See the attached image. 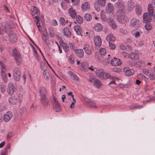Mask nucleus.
I'll return each instance as SVG.
<instances>
[{"instance_id":"41","label":"nucleus","mask_w":155,"mask_h":155,"mask_svg":"<svg viewBox=\"0 0 155 155\" xmlns=\"http://www.w3.org/2000/svg\"><path fill=\"white\" fill-rule=\"evenodd\" d=\"M105 1L106 0H98L97 2H95L101 7H103L105 5Z\"/></svg>"},{"instance_id":"34","label":"nucleus","mask_w":155,"mask_h":155,"mask_svg":"<svg viewBox=\"0 0 155 155\" xmlns=\"http://www.w3.org/2000/svg\"><path fill=\"white\" fill-rule=\"evenodd\" d=\"M135 11L136 14L138 15H140L142 13V8L141 7L138 5L135 6Z\"/></svg>"},{"instance_id":"18","label":"nucleus","mask_w":155,"mask_h":155,"mask_svg":"<svg viewBox=\"0 0 155 155\" xmlns=\"http://www.w3.org/2000/svg\"><path fill=\"white\" fill-rule=\"evenodd\" d=\"M94 42L96 47L100 46L102 43V41L101 38L98 36H95L94 39Z\"/></svg>"},{"instance_id":"21","label":"nucleus","mask_w":155,"mask_h":155,"mask_svg":"<svg viewBox=\"0 0 155 155\" xmlns=\"http://www.w3.org/2000/svg\"><path fill=\"white\" fill-rule=\"evenodd\" d=\"M59 44L65 52L68 51L69 48L68 46L66 43H64L62 41H60Z\"/></svg>"},{"instance_id":"64","label":"nucleus","mask_w":155,"mask_h":155,"mask_svg":"<svg viewBox=\"0 0 155 155\" xmlns=\"http://www.w3.org/2000/svg\"><path fill=\"white\" fill-rule=\"evenodd\" d=\"M120 49L123 50H125L126 49V46L123 44L120 45Z\"/></svg>"},{"instance_id":"9","label":"nucleus","mask_w":155,"mask_h":155,"mask_svg":"<svg viewBox=\"0 0 155 155\" xmlns=\"http://www.w3.org/2000/svg\"><path fill=\"white\" fill-rule=\"evenodd\" d=\"M52 102L53 107L55 109L56 111L58 112L61 110L60 105L55 97L53 98Z\"/></svg>"},{"instance_id":"29","label":"nucleus","mask_w":155,"mask_h":155,"mask_svg":"<svg viewBox=\"0 0 155 155\" xmlns=\"http://www.w3.org/2000/svg\"><path fill=\"white\" fill-rule=\"evenodd\" d=\"M100 15L101 20L103 21L108 22L110 20V18H107L104 12L103 11L101 12Z\"/></svg>"},{"instance_id":"5","label":"nucleus","mask_w":155,"mask_h":155,"mask_svg":"<svg viewBox=\"0 0 155 155\" xmlns=\"http://www.w3.org/2000/svg\"><path fill=\"white\" fill-rule=\"evenodd\" d=\"M13 75L14 79L16 81H18L21 78V71L18 67L15 68L13 71Z\"/></svg>"},{"instance_id":"47","label":"nucleus","mask_w":155,"mask_h":155,"mask_svg":"<svg viewBox=\"0 0 155 155\" xmlns=\"http://www.w3.org/2000/svg\"><path fill=\"white\" fill-rule=\"evenodd\" d=\"M1 75L4 82H6L7 81V76L5 72L1 73Z\"/></svg>"},{"instance_id":"44","label":"nucleus","mask_w":155,"mask_h":155,"mask_svg":"<svg viewBox=\"0 0 155 155\" xmlns=\"http://www.w3.org/2000/svg\"><path fill=\"white\" fill-rule=\"evenodd\" d=\"M143 73L147 76L150 75L149 74L151 73L152 71L151 70L147 68H144L142 70Z\"/></svg>"},{"instance_id":"24","label":"nucleus","mask_w":155,"mask_h":155,"mask_svg":"<svg viewBox=\"0 0 155 155\" xmlns=\"http://www.w3.org/2000/svg\"><path fill=\"white\" fill-rule=\"evenodd\" d=\"M69 15L73 18H74L77 15V13L73 8H70L68 10Z\"/></svg>"},{"instance_id":"28","label":"nucleus","mask_w":155,"mask_h":155,"mask_svg":"<svg viewBox=\"0 0 155 155\" xmlns=\"http://www.w3.org/2000/svg\"><path fill=\"white\" fill-rule=\"evenodd\" d=\"M94 28L96 31H100L103 30V26L100 23H97L95 25Z\"/></svg>"},{"instance_id":"11","label":"nucleus","mask_w":155,"mask_h":155,"mask_svg":"<svg viewBox=\"0 0 155 155\" xmlns=\"http://www.w3.org/2000/svg\"><path fill=\"white\" fill-rule=\"evenodd\" d=\"M32 15L37 20V22L39 20V15L40 14L39 10L36 7H34L32 9Z\"/></svg>"},{"instance_id":"4","label":"nucleus","mask_w":155,"mask_h":155,"mask_svg":"<svg viewBox=\"0 0 155 155\" xmlns=\"http://www.w3.org/2000/svg\"><path fill=\"white\" fill-rule=\"evenodd\" d=\"M1 26L2 28L7 33L10 31V29L13 28L12 22L9 23L6 21L2 22L1 24Z\"/></svg>"},{"instance_id":"35","label":"nucleus","mask_w":155,"mask_h":155,"mask_svg":"<svg viewBox=\"0 0 155 155\" xmlns=\"http://www.w3.org/2000/svg\"><path fill=\"white\" fill-rule=\"evenodd\" d=\"M74 29L77 35H81V28L78 25H76L74 27Z\"/></svg>"},{"instance_id":"36","label":"nucleus","mask_w":155,"mask_h":155,"mask_svg":"<svg viewBox=\"0 0 155 155\" xmlns=\"http://www.w3.org/2000/svg\"><path fill=\"white\" fill-rule=\"evenodd\" d=\"M110 27L113 29H115L117 28V25L116 23L113 20L110 19L108 22Z\"/></svg>"},{"instance_id":"12","label":"nucleus","mask_w":155,"mask_h":155,"mask_svg":"<svg viewBox=\"0 0 155 155\" xmlns=\"http://www.w3.org/2000/svg\"><path fill=\"white\" fill-rule=\"evenodd\" d=\"M123 71L125 75L128 76L132 75L134 73V69H130L129 68H124Z\"/></svg>"},{"instance_id":"58","label":"nucleus","mask_w":155,"mask_h":155,"mask_svg":"<svg viewBox=\"0 0 155 155\" xmlns=\"http://www.w3.org/2000/svg\"><path fill=\"white\" fill-rule=\"evenodd\" d=\"M109 48L110 49L114 50L115 49V46L113 44L109 42Z\"/></svg>"},{"instance_id":"26","label":"nucleus","mask_w":155,"mask_h":155,"mask_svg":"<svg viewBox=\"0 0 155 155\" xmlns=\"http://www.w3.org/2000/svg\"><path fill=\"white\" fill-rule=\"evenodd\" d=\"M68 73L69 76H70L73 80L79 81V78L73 73V72L71 71L68 72Z\"/></svg>"},{"instance_id":"39","label":"nucleus","mask_w":155,"mask_h":155,"mask_svg":"<svg viewBox=\"0 0 155 155\" xmlns=\"http://www.w3.org/2000/svg\"><path fill=\"white\" fill-rule=\"evenodd\" d=\"M143 107L142 106L139 105L134 104L131 105L130 107V109L131 110H135L139 109Z\"/></svg>"},{"instance_id":"15","label":"nucleus","mask_w":155,"mask_h":155,"mask_svg":"<svg viewBox=\"0 0 155 155\" xmlns=\"http://www.w3.org/2000/svg\"><path fill=\"white\" fill-rule=\"evenodd\" d=\"M111 63L112 66H116L120 65L121 62L120 59L114 57L111 60Z\"/></svg>"},{"instance_id":"2","label":"nucleus","mask_w":155,"mask_h":155,"mask_svg":"<svg viewBox=\"0 0 155 155\" xmlns=\"http://www.w3.org/2000/svg\"><path fill=\"white\" fill-rule=\"evenodd\" d=\"M115 15L117 16V21L120 23H122L125 18V13L122 9H118L117 10Z\"/></svg>"},{"instance_id":"42","label":"nucleus","mask_w":155,"mask_h":155,"mask_svg":"<svg viewBox=\"0 0 155 155\" xmlns=\"http://www.w3.org/2000/svg\"><path fill=\"white\" fill-rule=\"evenodd\" d=\"M94 84L95 86L97 88H99L101 85V81L100 80L95 79Z\"/></svg>"},{"instance_id":"43","label":"nucleus","mask_w":155,"mask_h":155,"mask_svg":"<svg viewBox=\"0 0 155 155\" xmlns=\"http://www.w3.org/2000/svg\"><path fill=\"white\" fill-rule=\"evenodd\" d=\"M76 20L77 22L79 24L83 23V21L82 17L80 15H77L76 16Z\"/></svg>"},{"instance_id":"61","label":"nucleus","mask_w":155,"mask_h":155,"mask_svg":"<svg viewBox=\"0 0 155 155\" xmlns=\"http://www.w3.org/2000/svg\"><path fill=\"white\" fill-rule=\"evenodd\" d=\"M120 31L123 35H126L127 33V32L126 30L122 29H120Z\"/></svg>"},{"instance_id":"27","label":"nucleus","mask_w":155,"mask_h":155,"mask_svg":"<svg viewBox=\"0 0 155 155\" xmlns=\"http://www.w3.org/2000/svg\"><path fill=\"white\" fill-rule=\"evenodd\" d=\"M10 148L11 145L10 143H8L4 150L1 152L0 155H8V150L10 149Z\"/></svg>"},{"instance_id":"16","label":"nucleus","mask_w":155,"mask_h":155,"mask_svg":"<svg viewBox=\"0 0 155 155\" xmlns=\"http://www.w3.org/2000/svg\"><path fill=\"white\" fill-rule=\"evenodd\" d=\"M13 117V114L12 112L8 111L4 115V120L6 122H8Z\"/></svg>"},{"instance_id":"3","label":"nucleus","mask_w":155,"mask_h":155,"mask_svg":"<svg viewBox=\"0 0 155 155\" xmlns=\"http://www.w3.org/2000/svg\"><path fill=\"white\" fill-rule=\"evenodd\" d=\"M12 54L15 59L17 64L19 65L22 61V58L20 54L16 49H14Z\"/></svg>"},{"instance_id":"1","label":"nucleus","mask_w":155,"mask_h":155,"mask_svg":"<svg viewBox=\"0 0 155 155\" xmlns=\"http://www.w3.org/2000/svg\"><path fill=\"white\" fill-rule=\"evenodd\" d=\"M38 91L42 105L45 107H47L49 104V100L47 97L48 93L46 89L44 87L41 86L39 88Z\"/></svg>"},{"instance_id":"45","label":"nucleus","mask_w":155,"mask_h":155,"mask_svg":"<svg viewBox=\"0 0 155 155\" xmlns=\"http://www.w3.org/2000/svg\"><path fill=\"white\" fill-rule=\"evenodd\" d=\"M43 74L45 78L47 81H48L50 78V75L49 73L47 71H44Z\"/></svg>"},{"instance_id":"22","label":"nucleus","mask_w":155,"mask_h":155,"mask_svg":"<svg viewBox=\"0 0 155 155\" xmlns=\"http://www.w3.org/2000/svg\"><path fill=\"white\" fill-rule=\"evenodd\" d=\"M75 52L77 56L80 58H82L84 57V52L81 49H76L75 51Z\"/></svg>"},{"instance_id":"54","label":"nucleus","mask_w":155,"mask_h":155,"mask_svg":"<svg viewBox=\"0 0 155 155\" xmlns=\"http://www.w3.org/2000/svg\"><path fill=\"white\" fill-rule=\"evenodd\" d=\"M6 87L4 84H1L0 86V89L2 92H4L6 90Z\"/></svg>"},{"instance_id":"55","label":"nucleus","mask_w":155,"mask_h":155,"mask_svg":"<svg viewBox=\"0 0 155 155\" xmlns=\"http://www.w3.org/2000/svg\"><path fill=\"white\" fill-rule=\"evenodd\" d=\"M60 24L63 25H64L66 24L65 19L64 18L61 17L60 19Z\"/></svg>"},{"instance_id":"60","label":"nucleus","mask_w":155,"mask_h":155,"mask_svg":"<svg viewBox=\"0 0 155 155\" xmlns=\"http://www.w3.org/2000/svg\"><path fill=\"white\" fill-rule=\"evenodd\" d=\"M128 64L130 66H133L136 65V63L133 60L129 61L128 62Z\"/></svg>"},{"instance_id":"46","label":"nucleus","mask_w":155,"mask_h":155,"mask_svg":"<svg viewBox=\"0 0 155 155\" xmlns=\"http://www.w3.org/2000/svg\"><path fill=\"white\" fill-rule=\"evenodd\" d=\"M114 77L111 76L110 74L108 73H106L105 74H104V78L103 79H106L107 78H110L112 79Z\"/></svg>"},{"instance_id":"7","label":"nucleus","mask_w":155,"mask_h":155,"mask_svg":"<svg viewBox=\"0 0 155 155\" xmlns=\"http://www.w3.org/2000/svg\"><path fill=\"white\" fill-rule=\"evenodd\" d=\"M7 91L10 95H12L14 94L15 87L13 84L12 82H10L8 84Z\"/></svg>"},{"instance_id":"63","label":"nucleus","mask_w":155,"mask_h":155,"mask_svg":"<svg viewBox=\"0 0 155 155\" xmlns=\"http://www.w3.org/2000/svg\"><path fill=\"white\" fill-rule=\"evenodd\" d=\"M144 27L147 30H150L152 28V27L149 25H145Z\"/></svg>"},{"instance_id":"50","label":"nucleus","mask_w":155,"mask_h":155,"mask_svg":"<svg viewBox=\"0 0 155 155\" xmlns=\"http://www.w3.org/2000/svg\"><path fill=\"white\" fill-rule=\"evenodd\" d=\"M69 60L71 64H73L74 63V59L73 55H71L69 56Z\"/></svg>"},{"instance_id":"31","label":"nucleus","mask_w":155,"mask_h":155,"mask_svg":"<svg viewBox=\"0 0 155 155\" xmlns=\"http://www.w3.org/2000/svg\"><path fill=\"white\" fill-rule=\"evenodd\" d=\"M106 40L109 42L114 41L115 40L114 36L111 33H110L106 37Z\"/></svg>"},{"instance_id":"48","label":"nucleus","mask_w":155,"mask_h":155,"mask_svg":"<svg viewBox=\"0 0 155 155\" xmlns=\"http://www.w3.org/2000/svg\"><path fill=\"white\" fill-rule=\"evenodd\" d=\"M149 75L148 76H149V78L150 80H153L155 79V74H154L153 71H151Z\"/></svg>"},{"instance_id":"17","label":"nucleus","mask_w":155,"mask_h":155,"mask_svg":"<svg viewBox=\"0 0 155 155\" xmlns=\"http://www.w3.org/2000/svg\"><path fill=\"white\" fill-rule=\"evenodd\" d=\"M95 73L96 75L101 79H103L104 78V72L103 69H97L95 71Z\"/></svg>"},{"instance_id":"62","label":"nucleus","mask_w":155,"mask_h":155,"mask_svg":"<svg viewBox=\"0 0 155 155\" xmlns=\"http://www.w3.org/2000/svg\"><path fill=\"white\" fill-rule=\"evenodd\" d=\"M13 135V134L12 132H9L8 133L7 139L8 140H9L12 137Z\"/></svg>"},{"instance_id":"59","label":"nucleus","mask_w":155,"mask_h":155,"mask_svg":"<svg viewBox=\"0 0 155 155\" xmlns=\"http://www.w3.org/2000/svg\"><path fill=\"white\" fill-rule=\"evenodd\" d=\"M136 54L135 53H132L130 54L129 55V57L130 58L133 59L135 58Z\"/></svg>"},{"instance_id":"19","label":"nucleus","mask_w":155,"mask_h":155,"mask_svg":"<svg viewBox=\"0 0 155 155\" xmlns=\"http://www.w3.org/2000/svg\"><path fill=\"white\" fill-rule=\"evenodd\" d=\"M114 9V7L113 5L110 3H108L106 6V11L107 13H110L113 11Z\"/></svg>"},{"instance_id":"51","label":"nucleus","mask_w":155,"mask_h":155,"mask_svg":"<svg viewBox=\"0 0 155 155\" xmlns=\"http://www.w3.org/2000/svg\"><path fill=\"white\" fill-rule=\"evenodd\" d=\"M100 5L98 4L95 2L94 3V7L95 9L97 12H99L100 10Z\"/></svg>"},{"instance_id":"52","label":"nucleus","mask_w":155,"mask_h":155,"mask_svg":"<svg viewBox=\"0 0 155 155\" xmlns=\"http://www.w3.org/2000/svg\"><path fill=\"white\" fill-rule=\"evenodd\" d=\"M101 54L102 55H104L106 53V51L104 48H101L99 51Z\"/></svg>"},{"instance_id":"20","label":"nucleus","mask_w":155,"mask_h":155,"mask_svg":"<svg viewBox=\"0 0 155 155\" xmlns=\"http://www.w3.org/2000/svg\"><path fill=\"white\" fill-rule=\"evenodd\" d=\"M18 99L17 97L15 96L10 97L8 99L9 103L12 104H15L18 102Z\"/></svg>"},{"instance_id":"49","label":"nucleus","mask_w":155,"mask_h":155,"mask_svg":"<svg viewBox=\"0 0 155 155\" xmlns=\"http://www.w3.org/2000/svg\"><path fill=\"white\" fill-rule=\"evenodd\" d=\"M42 38L43 40H44L45 42L46 45H47L48 43L47 41L48 40V39L47 38V35L45 34H43L42 35Z\"/></svg>"},{"instance_id":"56","label":"nucleus","mask_w":155,"mask_h":155,"mask_svg":"<svg viewBox=\"0 0 155 155\" xmlns=\"http://www.w3.org/2000/svg\"><path fill=\"white\" fill-rule=\"evenodd\" d=\"M41 69L44 71H46V67L45 65V64L43 63H41Z\"/></svg>"},{"instance_id":"40","label":"nucleus","mask_w":155,"mask_h":155,"mask_svg":"<svg viewBox=\"0 0 155 155\" xmlns=\"http://www.w3.org/2000/svg\"><path fill=\"white\" fill-rule=\"evenodd\" d=\"M84 18L87 21H90L92 19V17L90 14L87 13L84 15Z\"/></svg>"},{"instance_id":"32","label":"nucleus","mask_w":155,"mask_h":155,"mask_svg":"<svg viewBox=\"0 0 155 155\" xmlns=\"http://www.w3.org/2000/svg\"><path fill=\"white\" fill-rule=\"evenodd\" d=\"M134 4L133 2L131 0L129 1L127 3V7L128 10L130 11L133 10L134 8Z\"/></svg>"},{"instance_id":"10","label":"nucleus","mask_w":155,"mask_h":155,"mask_svg":"<svg viewBox=\"0 0 155 155\" xmlns=\"http://www.w3.org/2000/svg\"><path fill=\"white\" fill-rule=\"evenodd\" d=\"M10 41L12 43L16 42L17 41L16 35L12 31H10L8 35Z\"/></svg>"},{"instance_id":"37","label":"nucleus","mask_w":155,"mask_h":155,"mask_svg":"<svg viewBox=\"0 0 155 155\" xmlns=\"http://www.w3.org/2000/svg\"><path fill=\"white\" fill-rule=\"evenodd\" d=\"M144 62L142 61H139L136 63V67L138 68H140L143 67L144 65Z\"/></svg>"},{"instance_id":"25","label":"nucleus","mask_w":155,"mask_h":155,"mask_svg":"<svg viewBox=\"0 0 155 155\" xmlns=\"http://www.w3.org/2000/svg\"><path fill=\"white\" fill-rule=\"evenodd\" d=\"M63 32L65 36L70 38L71 36V32L70 31L68 27H66L64 28L63 29Z\"/></svg>"},{"instance_id":"33","label":"nucleus","mask_w":155,"mask_h":155,"mask_svg":"<svg viewBox=\"0 0 155 155\" xmlns=\"http://www.w3.org/2000/svg\"><path fill=\"white\" fill-rule=\"evenodd\" d=\"M84 101L87 103H90V106L92 107L93 108H97V107L96 106L95 104L92 102H91L90 100L86 98H84Z\"/></svg>"},{"instance_id":"53","label":"nucleus","mask_w":155,"mask_h":155,"mask_svg":"<svg viewBox=\"0 0 155 155\" xmlns=\"http://www.w3.org/2000/svg\"><path fill=\"white\" fill-rule=\"evenodd\" d=\"M137 77L139 79H144L146 76L143 74L140 73L137 75Z\"/></svg>"},{"instance_id":"6","label":"nucleus","mask_w":155,"mask_h":155,"mask_svg":"<svg viewBox=\"0 0 155 155\" xmlns=\"http://www.w3.org/2000/svg\"><path fill=\"white\" fill-rule=\"evenodd\" d=\"M83 49L85 52L88 55H91L93 51L92 47L87 44H85L84 45Z\"/></svg>"},{"instance_id":"14","label":"nucleus","mask_w":155,"mask_h":155,"mask_svg":"<svg viewBox=\"0 0 155 155\" xmlns=\"http://www.w3.org/2000/svg\"><path fill=\"white\" fill-rule=\"evenodd\" d=\"M151 17L148 13H145L143 15V22L146 23L150 22L152 20Z\"/></svg>"},{"instance_id":"57","label":"nucleus","mask_w":155,"mask_h":155,"mask_svg":"<svg viewBox=\"0 0 155 155\" xmlns=\"http://www.w3.org/2000/svg\"><path fill=\"white\" fill-rule=\"evenodd\" d=\"M26 111V108L25 107H21L20 110V113L21 114H24Z\"/></svg>"},{"instance_id":"13","label":"nucleus","mask_w":155,"mask_h":155,"mask_svg":"<svg viewBox=\"0 0 155 155\" xmlns=\"http://www.w3.org/2000/svg\"><path fill=\"white\" fill-rule=\"evenodd\" d=\"M147 13L155 19V10L153 9L152 5L150 4L148 5Z\"/></svg>"},{"instance_id":"23","label":"nucleus","mask_w":155,"mask_h":155,"mask_svg":"<svg viewBox=\"0 0 155 155\" xmlns=\"http://www.w3.org/2000/svg\"><path fill=\"white\" fill-rule=\"evenodd\" d=\"M115 5L116 7L122 10L124 7L123 5V2L122 1L118 0L115 4Z\"/></svg>"},{"instance_id":"8","label":"nucleus","mask_w":155,"mask_h":155,"mask_svg":"<svg viewBox=\"0 0 155 155\" xmlns=\"http://www.w3.org/2000/svg\"><path fill=\"white\" fill-rule=\"evenodd\" d=\"M140 21L135 18H132L130 20V26L134 28H137L140 26Z\"/></svg>"},{"instance_id":"30","label":"nucleus","mask_w":155,"mask_h":155,"mask_svg":"<svg viewBox=\"0 0 155 155\" xmlns=\"http://www.w3.org/2000/svg\"><path fill=\"white\" fill-rule=\"evenodd\" d=\"M132 33L136 38H137L140 36L142 32L140 30L136 29L133 31Z\"/></svg>"},{"instance_id":"38","label":"nucleus","mask_w":155,"mask_h":155,"mask_svg":"<svg viewBox=\"0 0 155 155\" xmlns=\"http://www.w3.org/2000/svg\"><path fill=\"white\" fill-rule=\"evenodd\" d=\"M89 5L88 2H84L82 4L81 8L83 10H85L89 8Z\"/></svg>"}]
</instances>
